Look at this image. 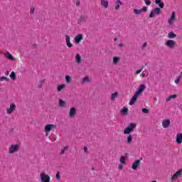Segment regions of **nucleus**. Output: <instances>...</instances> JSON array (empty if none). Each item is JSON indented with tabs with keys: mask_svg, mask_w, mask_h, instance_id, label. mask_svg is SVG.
<instances>
[{
	"mask_svg": "<svg viewBox=\"0 0 182 182\" xmlns=\"http://www.w3.org/2000/svg\"><path fill=\"white\" fill-rule=\"evenodd\" d=\"M136 127H137L136 123H130L124 130V134H130V133H133Z\"/></svg>",
	"mask_w": 182,
	"mask_h": 182,
	"instance_id": "f257e3e1",
	"label": "nucleus"
},
{
	"mask_svg": "<svg viewBox=\"0 0 182 182\" xmlns=\"http://www.w3.org/2000/svg\"><path fill=\"white\" fill-rule=\"evenodd\" d=\"M19 144H11L9 148V154H14L19 151Z\"/></svg>",
	"mask_w": 182,
	"mask_h": 182,
	"instance_id": "f03ea898",
	"label": "nucleus"
},
{
	"mask_svg": "<svg viewBox=\"0 0 182 182\" xmlns=\"http://www.w3.org/2000/svg\"><path fill=\"white\" fill-rule=\"evenodd\" d=\"M53 129H56V125L53 124H47L45 126V132H46V136H48L50 132H52Z\"/></svg>",
	"mask_w": 182,
	"mask_h": 182,
	"instance_id": "7ed1b4c3",
	"label": "nucleus"
},
{
	"mask_svg": "<svg viewBox=\"0 0 182 182\" xmlns=\"http://www.w3.org/2000/svg\"><path fill=\"white\" fill-rule=\"evenodd\" d=\"M40 178L41 182H50V176H49L48 174H46L45 172H42L40 174Z\"/></svg>",
	"mask_w": 182,
	"mask_h": 182,
	"instance_id": "20e7f679",
	"label": "nucleus"
},
{
	"mask_svg": "<svg viewBox=\"0 0 182 182\" xmlns=\"http://www.w3.org/2000/svg\"><path fill=\"white\" fill-rule=\"evenodd\" d=\"M16 110V105L15 103H11L9 105V107L6 108L7 114H12Z\"/></svg>",
	"mask_w": 182,
	"mask_h": 182,
	"instance_id": "39448f33",
	"label": "nucleus"
},
{
	"mask_svg": "<svg viewBox=\"0 0 182 182\" xmlns=\"http://www.w3.org/2000/svg\"><path fill=\"white\" fill-rule=\"evenodd\" d=\"M161 14V9L157 7L152 10L149 14V18H154L156 15H160Z\"/></svg>",
	"mask_w": 182,
	"mask_h": 182,
	"instance_id": "423d86ee",
	"label": "nucleus"
},
{
	"mask_svg": "<svg viewBox=\"0 0 182 182\" xmlns=\"http://www.w3.org/2000/svg\"><path fill=\"white\" fill-rule=\"evenodd\" d=\"M176 22V11H173L171 17L168 20V23L170 26H173Z\"/></svg>",
	"mask_w": 182,
	"mask_h": 182,
	"instance_id": "0eeeda50",
	"label": "nucleus"
},
{
	"mask_svg": "<svg viewBox=\"0 0 182 182\" xmlns=\"http://www.w3.org/2000/svg\"><path fill=\"white\" fill-rule=\"evenodd\" d=\"M182 175V169L177 171L171 178V181H174L177 180V178H180Z\"/></svg>",
	"mask_w": 182,
	"mask_h": 182,
	"instance_id": "6e6552de",
	"label": "nucleus"
},
{
	"mask_svg": "<svg viewBox=\"0 0 182 182\" xmlns=\"http://www.w3.org/2000/svg\"><path fill=\"white\" fill-rule=\"evenodd\" d=\"M165 45L167 48H169V49H174V48H176V41L173 40H168L165 43Z\"/></svg>",
	"mask_w": 182,
	"mask_h": 182,
	"instance_id": "1a4fd4ad",
	"label": "nucleus"
},
{
	"mask_svg": "<svg viewBox=\"0 0 182 182\" xmlns=\"http://www.w3.org/2000/svg\"><path fill=\"white\" fill-rule=\"evenodd\" d=\"M82 41H83V34L80 33L75 37L74 42L77 44L80 43Z\"/></svg>",
	"mask_w": 182,
	"mask_h": 182,
	"instance_id": "9d476101",
	"label": "nucleus"
},
{
	"mask_svg": "<svg viewBox=\"0 0 182 182\" xmlns=\"http://www.w3.org/2000/svg\"><path fill=\"white\" fill-rule=\"evenodd\" d=\"M145 89H146V85L142 84V85H139L137 91L135 93L136 95H138L139 96H140V94L143 93V92H144Z\"/></svg>",
	"mask_w": 182,
	"mask_h": 182,
	"instance_id": "9b49d317",
	"label": "nucleus"
},
{
	"mask_svg": "<svg viewBox=\"0 0 182 182\" xmlns=\"http://www.w3.org/2000/svg\"><path fill=\"white\" fill-rule=\"evenodd\" d=\"M137 97H139V95H138V94L135 93L133 95L131 100L129 101V105L130 106H133V105H134L136 103V102H137Z\"/></svg>",
	"mask_w": 182,
	"mask_h": 182,
	"instance_id": "f8f14e48",
	"label": "nucleus"
},
{
	"mask_svg": "<svg viewBox=\"0 0 182 182\" xmlns=\"http://www.w3.org/2000/svg\"><path fill=\"white\" fill-rule=\"evenodd\" d=\"M75 116H76V108L75 107H71L70 109V112H69V117L73 119V117H74Z\"/></svg>",
	"mask_w": 182,
	"mask_h": 182,
	"instance_id": "ddd939ff",
	"label": "nucleus"
},
{
	"mask_svg": "<svg viewBox=\"0 0 182 182\" xmlns=\"http://www.w3.org/2000/svg\"><path fill=\"white\" fill-rule=\"evenodd\" d=\"M139 166H140V159L135 161L132 164V170H137V168L139 167Z\"/></svg>",
	"mask_w": 182,
	"mask_h": 182,
	"instance_id": "4468645a",
	"label": "nucleus"
},
{
	"mask_svg": "<svg viewBox=\"0 0 182 182\" xmlns=\"http://www.w3.org/2000/svg\"><path fill=\"white\" fill-rule=\"evenodd\" d=\"M170 119H165L162 122V127L164 129H167L168 127H170Z\"/></svg>",
	"mask_w": 182,
	"mask_h": 182,
	"instance_id": "2eb2a0df",
	"label": "nucleus"
},
{
	"mask_svg": "<svg viewBox=\"0 0 182 182\" xmlns=\"http://www.w3.org/2000/svg\"><path fill=\"white\" fill-rule=\"evenodd\" d=\"M100 4L102 6L107 9L109 8V1L107 0H100Z\"/></svg>",
	"mask_w": 182,
	"mask_h": 182,
	"instance_id": "dca6fc26",
	"label": "nucleus"
},
{
	"mask_svg": "<svg viewBox=\"0 0 182 182\" xmlns=\"http://www.w3.org/2000/svg\"><path fill=\"white\" fill-rule=\"evenodd\" d=\"M4 56L5 58H6V59H9V60H15V58H14L12 54H11L8 51L4 53Z\"/></svg>",
	"mask_w": 182,
	"mask_h": 182,
	"instance_id": "f3484780",
	"label": "nucleus"
},
{
	"mask_svg": "<svg viewBox=\"0 0 182 182\" xmlns=\"http://www.w3.org/2000/svg\"><path fill=\"white\" fill-rule=\"evenodd\" d=\"M65 42L68 48H72V46H73V45L70 43V37L68 35L65 36Z\"/></svg>",
	"mask_w": 182,
	"mask_h": 182,
	"instance_id": "a211bd4d",
	"label": "nucleus"
},
{
	"mask_svg": "<svg viewBox=\"0 0 182 182\" xmlns=\"http://www.w3.org/2000/svg\"><path fill=\"white\" fill-rule=\"evenodd\" d=\"M176 143L178 144H182V134L181 133L177 134V135H176Z\"/></svg>",
	"mask_w": 182,
	"mask_h": 182,
	"instance_id": "6ab92c4d",
	"label": "nucleus"
},
{
	"mask_svg": "<svg viewBox=\"0 0 182 182\" xmlns=\"http://www.w3.org/2000/svg\"><path fill=\"white\" fill-rule=\"evenodd\" d=\"M115 5V10L119 11L120 9V5H122V1L117 0L114 3Z\"/></svg>",
	"mask_w": 182,
	"mask_h": 182,
	"instance_id": "aec40b11",
	"label": "nucleus"
},
{
	"mask_svg": "<svg viewBox=\"0 0 182 182\" xmlns=\"http://www.w3.org/2000/svg\"><path fill=\"white\" fill-rule=\"evenodd\" d=\"M90 82V78L87 76L85 77L81 80V84L85 85V83H89Z\"/></svg>",
	"mask_w": 182,
	"mask_h": 182,
	"instance_id": "412c9836",
	"label": "nucleus"
},
{
	"mask_svg": "<svg viewBox=\"0 0 182 182\" xmlns=\"http://www.w3.org/2000/svg\"><path fill=\"white\" fill-rule=\"evenodd\" d=\"M75 62L76 63H82V56H80V54H77L75 55Z\"/></svg>",
	"mask_w": 182,
	"mask_h": 182,
	"instance_id": "4be33fe9",
	"label": "nucleus"
},
{
	"mask_svg": "<svg viewBox=\"0 0 182 182\" xmlns=\"http://www.w3.org/2000/svg\"><path fill=\"white\" fill-rule=\"evenodd\" d=\"M168 38H169V39H174V38H177V35L174 33V32L171 31L168 33Z\"/></svg>",
	"mask_w": 182,
	"mask_h": 182,
	"instance_id": "5701e85b",
	"label": "nucleus"
},
{
	"mask_svg": "<svg viewBox=\"0 0 182 182\" xmlns=\"http://www.w3.org/2000/svg\"><path fill=\"white\" fill-rule=\"evenodd\" d=\"M87 16H81L79 18V21L81 22L82 23H85L86 21H87Z\"/></svg>",
	"mask_w": 182,
	"mask_h": 182,
	"instance_id": "b1692460",
	"label": "nucleus"
},
{
	"mask_svg": "<svg viewBox=\"0 0 182 182\" xmlns=\"http://www.w3.org/2000/svg\"><path fill=\"white\" fill-rule=\"evenodd\" d=\"M132 141H133V136H132V134H129L127 139V143L128 144H132Z\"/></svg>",
	"mask_w": 182,
	"mask_h": 182,
	"instance_id": "393cba45",
	"label": "nucleus"
},
{
	"mask_svg": "<svg viewBox=\"0 0 182 182\" xmlns=\"http://www.w3.org/2000/svg\"><path fill=\"white\" fill-rule=\"evenodd\" d=\"M65 87H66V85H65V84L58 85L57 90H58V92H61L62 90L65 89Z\"/></svg>",
	"mask_w": 182,
	"mask_h": 182,
	"instance_id": "a878e982",
	"label": "nucleus"
},
{
	"mask_svg": "<svg viewBox=\"0 0 182 182\" xmlns=\"http://www.w3.org/2000/svg\"><path fill=\"white\" fill-rule=\"evenodd\" d=\"M120 62V57H114L113 58V63L114 65H117Z\"/></svg>",
	"mask_w": 182,
	"mask_h": 182,
	"instance_id": "bb28decb",
	"label": "nucleus"
},
{
	"mask_svg": "<svg viewBox=\"0 0 182 182\" xmlns=\"http://www.w3.org/2000/svg\"><path fill=\"white\" fill-rule=\"evenodd\" d=\"M127 112H129V109H127L126 107H124V108L121 110V113L124 114V116L127 115Z\"/></svg>",
	"mask_w": 182,
	"mask_h": 182,
	"instance_id": "cd10ccee",
	"label": "nucleus"
},
{
	"mask_svg": "<svg viewBox=\"0 0 182 182\" xmlns=\"http://www.w3.org/2000/svg\"><path fill=\"white\" fill-rule=\"evenodd\" d=\"M66 105V102L63 101V100L60 99L59 100V106L60 107H63Z\"/></svg>",
	"mask_w": 182,
	"mask_h": 182,
	"instance_id": "c85d7f7f",
	"label": "nucleus"
},
{
	"mask_svg": "<svg viewBox=\"0 0 182 182\" xmlns=\"http://www.w3.org/2000/svg\"><path fill=\"white\" fill-rule=\"evenodd\" d=\"M68 149H69V146H64L63 149H61V151L60 152V156H63V154H65V151H66V150H68Z\"/></svg>",
	"mask_w": 182,
	"mask_h": 182,
	"instance_id": "c756f323",
	"label": "nucleus"
},
{
	"mask_svg": "<svg viewBox=\"0 0 182 182\" xmlns=\"http://www.w3.org/2000/svg\"><path fill=\"white\" fill-rule=\"evenodd\" d=\"M117 96H119V93L118 92H114L113 94L111 95V100H114V99H116V97H117Z\"/></svg>",
	"mask_w": 182,
	"mask_h": 182,
	"instance_id": "7c9ffc66",
	"label": "nucleus"
},
{
	"mask_svg": "<svg viewBox=\"0 0 182 182\" xmlns=\"http://www.w3.org/2000/svg\"><path fill=\"white\" fill-rule=\"evenodd\" d=\"M141 9L139 10V9H134L133 10V13L135 14V15H140L141 14Z\"/></svg>",
	"mask_w": 182,
	"mask_h": 182,
	"instance_id": "2f4dec72",
	"label": "nucleus"
},
{
	"mask_svg": "<svg viewBox=\"0 0 182 182\" xmlns=\"http://www.w3.org/2000/svg\"><path fill=\"white\" fill-rule=\"evenodd\" d=\"M65 81L67 83H70V82H72V78L70 77V75L65 76Z\"/></svg>",
	"mask_w": 182,
	"mask_h": 182,
	"instance_id": "473e14b6",
	"label": "nucleus"
},
{
	"mask_svg": "<svg viewBox=\"0 0 182 182\" xmlns=\"http://www.w3.org/2000/svg\"><path fill=\"white\" fill-rule=\"evenodd\" d=\"M11 79H13V80H15L16 79V74H15V72H12L10 75Z\"/></svg>",
	"mask_w": 182,
	"mask_h": 182,
	"instance_id": "72a5a7b5",
	"label": "nucleus"
},
{
	"mask_svg": "<svg viewBox=\"0 0 182 182\" xmlns=\"http://www.w3.org/2000/svg\"><path fill=\"white\" fill-rule=\"evenodd\" d=\"M120 163L122 164H126V156H121Z\"/></svg>",
	"mask_w": 182,
	"mask_h": 182,
	"instance_id": "f704fd0d",
	"label": "nucleus"
},
{
	"mask_svg": "<svg viewBox=\"0 0 182 182\" xmlns=\"http://www.w3.org/2000/svg\"><path fill=\"white\" fill-rule=\"evenodd\" d=\"M181 80V77H177V78L175 80L176 85H178L180 83V80Z\"/></svg>",
	"mask_w": 182,
	"mask_h": 182,
	"instance_id": "c9c22d12",
	"label": "nucleus"
},
{
	"mask_svg": "<svg viewBox=\"0 0 182 182\" xmlns=\"http://www.w3.org/2000/svg\"><path fill=\"white\" fill-rule=\"evenodd\" d=\"M30 14H31V15H33V14H35V8L31 7L30 9Z\"/></svg>",
	"mask_w": 182,
	"mask_h": 182,
	"instance_id": "e433bc0d",
	"label": "nucleus"
},
{
	"mask_svg": "<svg viewBox=\"0 0 182 182\" xmlns=\"http://www.w3.org/2000/svg\"><path fill=\"white\" fill-rule=\"evenodd\" d=\"M146 5H151V1L150 0H144Z\"/></svg>",
	"mask_w": 182,
	"mask_h": 182,
	"instance_id": "4c0bfd02",
	"label": "nucleus"
},
{
	"mask_svg": "<svg viewBox=\"0 0 182 182\" xmlns=\"http://www.w3.org/2000/svg\"><path fill=\"white\" fill-rule=\"evenodd\" d=\"M142 113H149V109L147 108H143Z\"/></svg>",
	"mask_w": 182,
	"mask_h": 182,
	"instance_id": "58836bf2",
	"label": "nucleus"
},
{
	"mask_svg": "<svg viewBox=\"0 0 182 182\" xmlns=\"http://www.w3.org/2000/svg\"><path fill=\"white\" fill-rule=\"evenodd\" d=\"M158 5L159 6V8H164V3L161 2L158 4Z\"/></svg>",
	"mask_w": 182,
	"mask_h": 182,
	"instance_id": "ea45409f",
	"label": "nucleus"
},
{
	"mask_svg": "<svg viewBox=\"0 0 182 182\" xmlns=\"http://www.w3.org/2000/svg\"><path fill=\"white\" fill-rule=\"evenodd\" d=\"M55 177L58 180H59V178H60V173L59 172H57Z\"/></svg>",
	"mask_w": 182,
	"mask_h": 182,
	"instance_id": "a19ab883",
	"label": "nucleus"
},
{
	"mask_svg": "<svg viewBox=\"0 0 182 182\" xmlns=\"http://www.w3.org/2000/svg\"><path fill=\"white\" fill-rule=\"evenodd\" d=\"M141 12H146L147 11V7H143L141 9Z\"/></svg>",
	"mask_w": 182,
	"mask_h": 182,
	"instance_id": "79ce46f5",
	"label": "nucleus"
},
{
	"mask_svg": "<svg viewBox=\"0 0 182 182\" xmlns=\"http://www.w3.org/2000/svg\"><path fill=\"white\" fill-rule=\"evenodd\" d=\"M43 82H45V80H41L39 82V87H42V85H43Z\"/></svg>",
	"mask_w": 182,
	"mask_h": 182,
	"instance_id": "37998d69",
	"label": "nucleus"
},
{
	"mask_svg": "<svg viewBox=\"0 0 182 182\" xmlns=\"http://www.w3.org/2000/svg\"><path fill=\"white\" fill-rule=\"evenodd\" d=\"M169 97H171V99H176V97H177V95H170Z\"/></svg>",
	"mask_w": 182,
	"mask_h": 182,
	"instance_id": "c03bdc74",
	"label": "nucleus"
},
{
	"mask_svg": "<svg viewBox=\"0 0 182 182\" xmlns=\"http://www.w3.org/2000/svg\"><path fill=\"white\" fill-rule=\"evenodd\" d=\"M141 70H143V69H141V70H138L136 71V75H139V73H141Z\"/></svg>",
	"mask_w": 182,
	"mask_h": 182,
	"instance_id": "a18cd8bd",
	"label": "nucleus"
},
{
	"mask_svg": "<svg viewBox=\"0 0 182 182\" xmlns=\"http://www.w3.org/2000/svg\"><path fill=\"white\" fill-rule=\"evenodd\" d=\"M9 80V78L8 77H1V80L2 81V80Z\"/></svg>",
	"mask_w": 182,
	"mask_h": 182,
	"instance_id": "49530a36",
	"label": "nucleus"
},
{
	"mask_svg": "<svg viewBox=\"0 0 182 182\" xmlns=\"http://www.w3.org/2000/svg\"><path fill=\"white\" fill-rule=\"evenodd\" d=\"M118 168H119V170H123V165L119 164V165L118 166Z\"/></svg>",
	"mask_w": 182,
	"mask_h": 182,
	"instance_id": "de8ad7c7",
	"label": "nucleus"
},
{
	"mask_svg": "<svg viewBox=\"0 0 182 182\" xmlns=\"http://www.w3.org/2000/svg\"><path fill=\"white\" fill-rule=\"evenodd\" d=\"M144 72H146V71H144L141 73L142 77H146V76H147V75H146V73H144Z\"/></svg>",
	"mask_w": 182,
	"mask_h": 182,
	"instance_id": "09e8293b",
	"label": "nucleus"
},
{
	"mask_svg": "<svg viewBox=\"0 0 182 182\" xmlns=\"http://www.w3.org/2000/svg\"><path fill=\"white\" fill-rule=\"evenodd\" d=\"M161 2V0H155V3L159 5Z\"/></svg>",
	"mask_w": 182,
	"mask_h": 182,
	"instance_id": "8fccbe9b",
	"label": "nucleus"
},
{
	"mask_svg": "<svg viewBox=\"0 0 182 182\" xmlns=\"http://www.w3.org/2000/svg\"><path fill=\"white\" fill-rule=\"evenodd\" d=\"M171 100V98L170 96L166 99V102H170Z\"/></svg>",
	"mask_w": 182,
	"mask_h": 182,
	"instance_id": "3c124183",
	"label": "nucleus"
},
{
	"mask_svg": "<svg viewBox=\"0 0 182 182\" xmlns=\"http://www.w3.org/2000/svg\"><path fill=\"white\" fill-rule=\"evenodd\" d=\"M119 48H123L124 46V45H123V43H119L118 44Z\"/></svg>",
	"mask_w": 182,
	"mask_h": 182,
	"instance_id": "603ef678",
	"label": "nucleus"
},
{
	"mask_svg": "<svg viewBox=\"0 0 182 182\" xmlns=\"http://www.w3.org/2000/svg\"><path fill=\"white\" fill-rule=\"evenodd\" d=\"M84 151L87 154V148L86 146H84Z\"/></svg>",
	"mask_w": 182,
	"mask_h": 182,
	"instance_id": "864d4df0",
	"label": "nucleus"
},
{
	"mask_svg": "<svg viewBox=\"0 0 182 182\" xmlns=\"http://www.w3.org/2000/svg\"><path fill=\"white\" fill-rule=\"evenodd\" d=\"M146 46H147V43H144L142 48H146Z\"/></svg>",
	"mask_w": 182,
	"mask_h": 182,
	"instance_id": "5fc2aeb1",
	"label": "nucleus"
},
{
	"mask_svg": "<svg viewBox=\"0 0 182 182\" xmlns=\"http://www.w3.org/2000/svg\"><path fill=\"white\" fill-rule=\"evenodd\" d=\"M178 77H181H181H182V71L181 72V73L179 74V75Z\"/></svg>",
	"mask_w": 182,
	"mask_h": 182,
	"instance_id": "6e6d98bb",
	"label": "nucleus"
},
{
	"mask_svg": "<svg viewBox=\"0 0 182 182\" xmlns=\"http://www.w3.org/2000/svg\"><path fill=\"white\" fill-rule=\"evenodd\" d=\"M79 4H80V2H79V1H77V2H76V5H77V6L79 5Z\"/></svg>",
	"mask_w": 182,
	"mask_h": 182,
	"instance_id": "4d7b16f0",
	"label": "nucleus"
},
{
	"mask_svg": "<svg viewBox=\"0 0 182 182\" xmlns=\"http://www.w3.org/2000/svg\"><path fill=\"white\" fill-rule=\"evenodd\" d=\"M150 182H157V181H150Z\"/></svg>",
	"mask_w": 182,
	"mask_h": 182,
	"instance_id": "13d9d810",
	"label": "nucleus"
},
{
	"mask_svg": "<svg viewBox=\"0 0 182 182\" xmlns=\"http://www.w3.org/2000/svg\"><path fill=\"white\" fill-rule=\"evenodd\" d=\"M154 100H157V98H156V97H155V98H154Z\"/></svg>",
	"mask_w": 182,
	"mask_h": 182,
	"instance_id": "bf43d9fd",
	"label": "nucleus"
}]
</instances>
